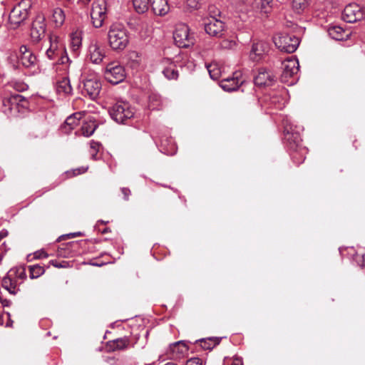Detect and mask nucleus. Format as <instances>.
Here are the masks:
<instances>
[{"label": "nucleus", "instance_id": "680f3d73", "mask_svg": "<svg viewBox=\"0 0 365 365\" xmlns=\"http://www.w3.org/2000/svg\"><path fill=\"white\" fill-rule=\"evenodd\" d=\"M231 365H242L241 363H240L239 361L237 362H233Z\"/></svg>", "mask_w": 365, "mask_h": 365}, {"label": "nucleus", "instance_id": "423d86ee", "mask_svg": "<svg viewBox=\"0 0 365 365\" xmlns=\"http://www.w3.org/2000/svg\"><path fill=\"white\" fill-rule=\"evenodd\" d=\"M112 119L118 123H126L135 114L134 108L126 101H118L109 109Z\"/></svg>", "mask_w": 365, "mask_h": 365}, {"label": "nucleus", "instance_id": "3c124183", "mask_svg": "<svg viewBox=\"0 0 365 365\" xmlns=\"http://www.w3.org/2000/svg\"><path fill=\"white\" fill-rule=\"evenodd\" d=\"M0 302H1L3 307H9L11 304V302L10 300L6 299H1V297H0Z\"/></svg>", "mask_w": 365, "mask_h": 365}, {"label": "nucleus", "instance_id": "39448f33", "mask_svg": "<svg viewBox=\"0 0 365 365\" xmlns=\"http://www.w3.org/2000/svg\"><path fill=\"white\" fill-rule=\"evenodd\" d=\"M280 81L287 86L294 85L299 80V64L296 58H287L282 63Z\"/></svg>", "mask_w": 365, "mask_h": 365}, {"label": "nucleus", "instance_id": "c85d7f7f", "mask_svg": "<svg viewBox=\"0 0 365 365\" xmlns=\"http://www.w3.org/2000/svg\"><path fill=\"white\" fill-rule=\"evenodd\" d=\"M328 34L336 41H342L346 39L349 34L341 26H332L328 29Z\"/></svg>", "mask_w": 365, "mask_h": 365}, {"label": "nucleus", "instance_id": "0e129e2a", "mask_svg": "<svg viewBox=\"0 0 365 365\" xmlns=\"http://www.w3.org/2000/svg\"><path fill=\"white\" fill-rule=\"evenodd\" d=\"M24 89V85L22 86L21 90Z\"/></svg>", "mask_w": 365, "mask_h": 365}, {"label": "nucleus", "instance_id": "393cba45", "mask_svg": "<svg viewBox=\"0 0 365 365\" xmlns=\"http://www.w3.org/2000/svg\"><path fill=\"white\" fill-rule=\"evenodd\" d=\"M235 76L227 77L224 78L220 82L221 88L226 91H234L237 90L243 81L239 78L240 74L237 73H234Z\"/></svg>", "mask_w": 365, "mask_h": 365}, {"label": "nucleus", "instance_id": "a19ab883", "mask_svg": "<svg viewBox=\"0 0 365 365\" xmlns=\"http://www.w3.org/2000/svg\"><path fill=\"white\" fill-rule=\"evenodd\" d=\"M309 0H292V8L298 14L302 12L308 6Z\"/></svg>", "mask_w": 365, "mask_h": 365}, {"label": "nucleus", "instance_id": "4468645a", "mask_svg": "<svg viewBox=\"0 0 365 365\" xmlns=\"http://www.w3.org/2000/svg\"><path fill=\"white\" fill-rule=\"evenodd\" d=\"M364 11L357 4H349L345 6L342 12V19L347 23H354L363 19Z\"/></svg>", "mask_w": 365, "mask_h": 365}, {"label": "nucleus", "instance_id": "6e6d98bb", "mask_svg": "<svg viewBox=\"0 0 365 365\" xmlns=\"http://www.w3.org/2000/svg\"><path fill=\"white\" fill-rule=\"evenodd\" d=\"M110 232V230L109 228H105L104 230H103L101 231V232H102L103 234L107 233V232Z\"/></svg>", "mask_w": 365, "mask_h": 365}, {"label": "nucleus", "instance_id": "4d7b16f0", "mask_svg": "<svg viewBox=\"0 0 365 365\" xmlns=\"http://www.w3.org/2000/svg\"><path fill=\"white\" fill-rule=\"evenodd\" d=\"M39 257H48V255L46 253H45L44 252H42V253L39 255Z\"/></svg>", "mask_w": 365, "mask_h": 365}, {"label": "nucleus", "instance_id": "ea45409f", "mask_svg": "<svg viewBox=\"0 0 365 365\" xmlns=\"http://www.w3.org/2000/svg\"><path fill=\"white\" fill-rule=\"evenodd\" d=\"M29 276L31 279H36L45 272L43 267L38 264L31 265L29 267Z\"/></svg>", "mask_w": 365, "mask_h": 365}, {"label": "nucleus", "instance_id": "e433bc0d", "mask_svg": "<svg viewBox=\"0 0 365 365\" xmlns=\"http://www.w3.org/2000/svg\"><path fill=\"white\" fill-rule=\"evenodd\" d=\"M52 20L56 26L59 27L62 26L65 21L63 11L60 8H56L53 11Z\"/></svg>", "mask_w": 365, "mask_h": 365}, {"label": "nucleus", "instance_id": "f704fd0d", "mask_svg": "<svg viewBox=\"0 0 365 365\" xmlns=\"http://www.w3.org/2000/svg\"><path fill=\"white\" fill-rule=\"evenodd\" d=\"M133 7L138 14L145 13L150 6V0H132Z\"/></svg>", "mask_w": 365, "mask_h": 365}, {"label": "nucleus", "instance_id": "37998d69", "mask_svg": "<svg viewBox=\"0 0 365 365\" xmlns=\"http://www.w3.org/2000/svg\"><path fill=\"white\" fill-rule=\"evenodd\" d=\"M200 0H185L184 10L191 12L200 8Z\"/></svg>", "mask_w": 365, "mask_h": 365}, {"label": "nucleus", "instance_id": "052dcab7", "mask_svg": "<svg viewBox=\"0 0 365 365\" xmlns=\"http://www.w3.org/2000/svg\"><path fill=\"white\" fill-rule=\"evenodd\" d=\"M73 245H75L74 242H69L67 244V247H71V246H73Z\"/></svg>", "mask_w": 365, "mask_h": 365}, {"label": "nucleus", "instance_id": "f8f14e48", "mask_svg": "<svg viewBox=\"0 0 365 365\" xmlns=\"http://www.w3.org/2000/svg\"><path fill=\"white\" fill-rule=\"evenodd\" d=\"M204 27L205 32L213 37L220 38L225 31V24L216 18V15L211 16L205 19Z\"/></svg>", "mask_w": 365, "mask_h": 365}, {"label": "nucleus", "instance_id": "aec40b11", "mask_svg": "<svg viewBox=\"0 0 365 365\" xmlns=\"http://www.w3.org/2000/svg\"><path fill=\"white\" fill-rule=\"evenodd\" d=\"M14 273L13 271H9L6 275L2 279L1 285L9 293L15 295L20 291L19 285L21 284L17 280Z\"/></svg>", "mask_w": 365, "mask_h": 365}, {"label": "nucleus", "instance_id": "dca6fc26", "mask_svg": "<svg viewBox=\"0 0 365 365\" xmlns=\"http://www.w3.org/2000/svg\"><path fill=\"white\" fill-rule=\"evenodd\" d=\"M18 58L19 63L26 68H34L38 63L36 55L25 45L20 46Z\"/></svg>", "mask_w": 365, "mask_h": 365}, {"label": "nucleus", "instance_id": "7ed1b4c3", "mask_svg": "<svg viewBox=\"0 0 365 365\" xmlns=\"http://www.w3.org/2000/svg\"><path fill=\"white\" fill-rule=\"evenodd\" d=\"M31 3L30 0H21L10 11L9 26L11 29H16L23 25L29 16Z\"/></svg>", "mask_w": 365, "mask_h": 365}, {"label": "nucleus", "instance_id": "1a4fd4ad", "mask_svg": "<svg viewBox=\"0 0 365 365\" xmlns=\"http://www.w3.org/2000/svg\"><path fill=\"white\" fill-rule=\"evenodd\" d=\"M173 38L178 47L187 48L194 44V37L190 34L187 25L178 24L173 33Z\"/></svg>", "mask_w": 365, "mask_h": 365}, {"label": "nucleus", "instance_id": "6ab92c4d", "mask_svg": "<svg viewBox=\"0 0 365 365\" xmlns=\"http://www.w3.org/2000/svg\"><path fill=\"white\" fill-rule=\"evenodd\" d=\"M46 32L45 19L43 16H37L33 21L31 29V38L34 42H38L44 37Z\"/></svg>", "mask_w": 365, "mask_h": 365}, {"label": "nucleus", "instance_id": "5fc2aeb1", "mask_svg": "<svg viewBox=\"0 0 365 365\" xmlns=\"http://www.w3.org/2000/svg\"><path fill=\"white\" fill-rule=\"evenodd\" d=\"M71 235H72V237H79V236H81V235H82V233H81V232H71Z\"/></svg>", "mask_w": 365, "mask_h": 365}, {"label": "nucleus", "instance_id": "a878e982", "mask_svg": "<svg viewBox=\"0 0 365 365\" xmlns=\"http://www.w3.org/2000/svg\"><path fill=\"white\" fill-rule=\"evenodd\" d=\"M267 49V45L263 41L254 43L250 53V57L252 61H259L265 54Z\"/></svg>", "mask_w": 365, "mask_h": 365}, {"label": "nucleus", "instance_id": "c03bdc74", "mask_svg": "<svg viewBox=\"0 0 365 365\" xmlns=\"http://www.w3.org/2000/svg\"><path fill=\"white\" fill-rule=\"evenodd\" d=\"M9 271H13L14 272V276L20 284H21L26 278V271L23 267L12 268Z\"/></svg>", "mask_w": 365, "mask_h": 365}, {"label": "nucleus", "instance_id": "de8ad7c7", "mask_svg": "<svg viewBox=\"0 0 365 365\" xmlns=\"http://www.w3.org/2000/svg\"><path fill=\"white\" fill-rule=\"evenodd\" d=\"M185 365H203L202 359L197 357L187 360Z\"/></svg>", "mask_w": 365, "mask_h": 365}, {"label": "nucleus", "instance_id": "4be33fe9", "mask_svg": "<svg viewBox=\"0 0 365 365\" xmlns=\"http://www.w3.org/2000/svg\"><path fill=\"white\" fill-rule=\"evenodd\" d=\"M85 115V112H76L66 119L63 125L61 126V130L64 133H69L80 123V120Z\"/></svg>", "mask_w": 365, "mask_h": 365}, {"label": "nucleus", "instance_id": "412c9836", "mask_svg": "<svg viewBox=\"0 0 365 365\" xmlns=\"http://www.w3.org/2000/svg\"><path fill=\"white\" fill-rule=\"evenodd\" d=\"M284 139L289 152L294 149H297V148L303 147L301 135L297 132L285 130Z\"/></svg>", "mask_w": 365, "mask_h": 365}, {"label": "nucleus", "instance_id": "bf43d9fd", "mask_svg": "<svg viewBox=\"0 0 365 365\" xmlns=\"http://www.w3.org/2000/svg\"><path fill=\"white\" fill-rule=\"evenodd\" d=\"M52 264L53 266H55L56 267H63L61 264H54L53 261H52Z\"/></svg>", "mask_w": 365, "mask_h": 365}, {"label": "nucleus", "instance_id": "09e8293b", "mask_svg": "<svg viewBox=\"0 0 365 365\" xmlns=\"http://www.w3.org/2000/svg\"><path fill=\"white\" fill-rule=\"evenodd\" d=\"M121 192L123 195V199L126 201L129 200V197L131 195V191L128 187H121Z\"/></svg>", "mask_w": 365, "mask_h": 365}, {"label": "nucleus", "instance_id": "ddd939ff", "mask_svg": "<svg viewBox=\"0 0 365 365\" xmlns=\"http://www.w3.org/2000/svg\"><path fill=\"white\" fill-rule=\"evenodd\" d=\"M91 17L94 27L100 28L103 26L106 18V5L104 1H94L92 4Z\"/></svg>", "mask_w": 365, "mask_h": 365}, {"label": "nucleus", "instance_id": "8fccbe9b", "mask_svg": "<svg viewBox=\"0 0 365 365\" xmlns=\"http://www.w3.org/2000/svg\"><path fill=\"white\" fill-rule=\"evenodd\" d=\"M209 10V17L211 16L216 15V17L220 15V12L215 8L214 6H210L208 9Z\"/></svg>", "mask_w": 365, "mask_h": 365}, {"label": "nucleus", "instance_id": "f3484780", "mask_svg": "<svg viewBox=\"0 0 365 365\" xmlns=\"http://www.w3.org/2000/svg\"><path fill=\"white\" fill-rule=\"evenodd\" d=\"M189 347L185 341L181 340L170 344L166 354L172 359H181L187 354Z\"/></svg>", "mask_w": 365, "mask_h": 365}, {"label": "nucleus", "instance_id": "a18cd8bd", "mask_svg": "<svg viewBox=\"0 0 365 365\" xmlns=\"http://www.w3.org/2000/svg\"><path fill=\"white\" fill-rule=\"evenodd\" d=\"M88 167H81L76 169L72 170L71 171H68V174L69 176H76L82 173H84L87 171Z\"/></svg>", "mask_w": 365, "mask_h": 365}, {"label": "nucleus", "instance_id": "13d9d810", "mask_svg": "<svg viewBox=\"0 0 365 365\" xmlns=\"http://www.w3.org/2000/svg\"><path fill=\"white\" fill-rule=\"evenodd\" d=\"M108 222H105V221H103V220H98L97 223H98V224H100V223H101V224H106V223H108Z\"/></svg>", "mask_w": 365, "mask_h": 365}, {"label": "nucleus", "instance_id": "5701e85b", "mask_svg": "<svg viewBox=\"0 0 365 365\" xmlns=\"http://www.w3.org/2000/svg\"><path fill=\"white\" fill-rule=\"evenodd\" d=\"M274 81V76L264 68L259 69L257 75L254 78L255 84L259 87L271 86Z\"/></svg>", "mask_w": 365, "mask_h": 365}, {"label": "nucleus", "instance_id": "bb28decb", "mask_svg": "<svg viewBox=\"0 0 365 365\" xmlns=\"http://www.w3.org/2000/svg\"><path fill=\"white\" fill-rule=\"evenodd\" d=\"M222 337H207L197 339L195 341V344L201 347L202 349L206 351L212 350L216 346L220 344Z\"/></svg>", "mask_w": 365, "mask_h": 365}, {"label": "nucleus", "instance_id": "b1692460", "mask_svg": "<svg viewBox=\"0 0 365 365\" xmlns=\"http://www.w3.org/2000/svg\"><path fill=\"white\" fill-rule=\"evenodd\" d=\"M163 66V73L168 80H177L179 72L175 64L169 58H163L161 61Z\"/></svg>", "mask_w": 365, "mask_h": 365}, {"label": "nucleus", "instance_id": "6e6552de", "mask_svg": "<svg viewBox=\"0 0 365 365\" xmlns=\"http://www.w3.org/2000/svg\"><path fill=\"white\" fill-rule=\"evenodd\" d=\"M103 74L105 79L113 85L123 81L126 76L124 67L118 62H111L107 64Z\"/></svg>", "mask_w": 365, "mask_h": 365}, {"label": "nucleus", "instance_id": "2f4dec72", "mask_svg": "<svg viewBox=\"0 0 365 365\" xmlns=\"http://www.w3.org/2000/svg\"><path fill=\"white\" fill-rule=\"evenodd\" d=\"M56 91L58 93L71 94L72 92V87L70 84V81L67 78H63L57 83Z\"/></svg>", "mask_w": 365, "mask_h": 365}, {"label": "nucleus", "instance_id": "a211bd4d", "mask_svg": "<svg viewBox=\"0 0 365 365\" xmlns=\"http://www.w3.org/2000/svg\"><path fill=\"white\" fill-rule=\"evenodd\" d=\"M274 0H254L252 4L254 11L262 17H267L273 11Z\"/></svg>", "mask_w": 365, "mask_h": 365}, {"label": "nucleus", "instance_id": "f257e3e1", "mask_svg": "<svg viewBox=\"0 0 365 365\" xmlns=\"http://www.w3.org/2000/svg\"><path fill=\"white\" fill-rule=\"evenodd\" d=\"M286 26L295 34L279 33L273 37V41L280 51L290 53L298 48L300 43L298 36L302 34L304 29L292 22H287Z\"/></svg>", "mask_w": 365, "mask_h": 365}, {"label": "nucleus", "instance_id": "473e14b6", "mask_svg": "<svg viewBox=\"0 0 365 365\" xmlns=\"http://www.w3.org/2000/svg\"><path fill=\"white\" fill-rule=\"evenodd\" d=\"M97 128L98 125L96 124V121L92 120L86 121L83 124L81 127L82 134L85 137H90L94 133Z\"/></svg>", "mask_w": 365, "mask_h": 365}, {"label": "nucleus", "instance_id": "49530a36", "mask_svg": "<svg viewBox=\"0 0 365 365\" xmlns=\"http://www.w3.org/2000/svg\"><path fill=\"white\" fill-rule=\"evenodd\" d=\"M355 259L360 267H365V252L361 254L357 253Z\"/></svg>", "mask_w": 365, "mask_h": 365}, {"label": "nucleus", "instance_id": "f03ea898", "mask_svg": "<svg viewBox=\"0 0 365 365\" xmlns=\"http://www.w3.org/2000/svg\"><path fill=\"white\" fill-rule=\"evenodd\" d=\"M108 41L113 51H123L129 43L128 32L120 24H113L108 31Z\"/></svg>", "mask_w": 365, "mask_h": 365}, {"label": "nucleus", "instance_id": "58836bf2", "mask_svg": "<svg viewBox=\"0 0 365 365\" xmlns=\"http://www.w3.org/2000/svg\"><path fill=\"white\" fill-rule=\"evenodd\" d=\"M11 327L13 321L11 319V315L9 312H5L3 308L0 307V326Z\"/></svg>", "mask_w": 365, "mask_h": 365}, {"label": "nucleus", "instance_id": "7c9ffc66", "mask_svg": "<svg viewBox=\"0 0 365 365\" xmlns=\"http://www.w3.org/2000/svg\"><path fill=\"white\" fill-rule=\"evenodd\" d=\"M83 32L80 30L73 31L70 35V44L73 51L77 52L82 45Z\"/></svg>", "mask_w": 365, "mask_h": 365}, {"label": "nucleus", "instance_id": "cd10ccee", "mask_svg": "<svg viewBox=\"0 0 365 365\" xmlns=\"http://www.w3.org/2000/svg\"><path fill=\"white\" fill-rule=\"evenodd\" d=\"M150 6L153 12L158 16H164L170 11L168 0H150Z\"/></svg>", "mask_w": 365, "mask_h": 365}, {"label": "nucleus", "instance_id": "864d4df0", "mask_svg": "<svg viewBox=\"0 0 365 365\" xmlns=\"http://www.w3.org/2000/svg\"><path fill=\"white\" fill-rule=\"evenodd\" d=\"M66 238H72V235L71 233H69V234H67V235H61L58 237V241H60L61 239H66Z\"/></svg>", "mask_w": 365, "mask_h": 365}, {"label": "nucleus", "instance_id": "c9c22d12", "mask_svg": "<svg viewBox=\"0 0 365 365\" xmlns=\"http://www.w3.org/2000/svg\"><path fill=\"white\" fill-rule=\"evenodd\" d=\"M206 68L211 78L217 80L221 77V68L216 62H212L206 65Z\"/></svg>", "mask_w": 365, "mask_h": 365}, {"label": "nucleus", "instance_id": "c756f323", "mask_svg": "<svg viewBox=\"0 0 365 365\" xmlns=\"http://www.w3.org/2000/svg\"><path fill=\"white\" fill-rule=\"evenodd\" d=\"M307 153V150L304 146L289 151V155L296 165H300L304 161Z\"/></svg>", "mask_w": 365, "mask_h": 365}, {"label": "nucleus", "instance_id": "e2e57ef3", "mask_svg": "<svg viewBox=\"0 0 365 365\" xmlns=\"http://www.w3.org/2000/svg\"><path fill=\"white\" fill-rule=\"evenodd\" d=\"M165 365H177V364L172 363V362H168V363L165 364Z\"/></svg>", "mask_w": 365, "mask_h": 365}, {"label": "nucleus", "instance_id": "9d476101", "mask_svg": "<svg viewBox=\"0 0 365 365\" xmlns=\"http://www.w3.org/2000/svg\"><path fill=\"white\" fill-rule=\"evenodd\" d=\"M138 337L133 336H125L123 337L117 338L106 342V348L108 351H116L128 349L134 347L137 344Z\"/></svg>", "mask_w": 365, "mask_h": 365}, {"label": "nucleus", "instance_id": "20e7f679", "mask_svg": "<svg viewBox=\"0 0 365 365\" xmlns=\"http://www.w3.org/2000/svg\"><path fill=\"white\" fill-rule=\"evenodd\" d=\"M28 106L27 99L20 94H12L9 98H0V112L8 117L19 111V107Z\"/></svg>", "mask_w": 365, "mask_h": 365}, {"label": "nucleus", "instance_id": "79ce46f5", "mask_svg": "<svg viewBox=\"0 0 365 365\" xmlns=\"http://www.w3.org/2000/svg\"><path fill=\"white\" fill-rule=\"evenodd\" d=\"M102 147L101 143L99 142H96L94 140H91L90 142V154L91 156V158L93 160H97L98 159V153L100 150V148Z\"/></svg>", "mask_w": 365, "mask_h": 365}, {"label": "nucleus", "instance_id": "603ef678", "mask_svg": "<svg viewBox=\"0 0 365 365\" xmlns=\"http://www.w3.org/2000/svg\"><path fill=\"white\" fill-rule=\"evenodd\" d=\"M8 235V231L6 230H2L0 231V241Z\"/></svg>", "mask_w": 365, "mask_h": 365}, {"label": "nucleus", "instance_id": "4c0bfd02", "mask_svg": "<svg viewBox=\"0 0 365 365\" xmlns=\"http://www.w3.org/2000/svg\"><path fill=\"white\" fill-rule=\"evenodd\" d=\"M237 42L232 39H223L219 43V48L221 50L233 51L237 47Z\"/></svg>", "mask_w": 365, "mask_h": 365}, {"label": "nucleus", "instance_id": "72a5a7b5", "mask_svg": "<svg viewBox=\"0 0 365 365\" xmlns=\"http://www.w3.org/2000/svg\"><path fill=\"white\" fill-rule=\"evenodd\" d=\"M282 93H285V91H282L280 93H274L270 96V103L277 109H282L284 107L285 100L282 96Z\"/></svg>", "mask_w": 365, "mask_h": 365}, {"label": "nucleus", "instance_id": "2eb2a0df", "mask_svg": "<svg viewBox=\"0 0 365 365\" xmlns=\"http://www.w3.org/2000/svg\"><path fill=\"white\" fill-rule=\"evenodd\" d=\"M106 56V51L98 41H91L87 50V57L95 64L101 63Z\"/></svg>", "mask_w": 365, "mask_h": 365}, {"label": "nucleus", "instance_id": "9b49d317", "mask_svg": "<svg viewBox=\"0 0 365 365\" xmlns=\"http://www.w3.org/2000/svg\"><path fill=\"white\" fill-rule=\"evenodd\" d=\"M82 94L88 96L91 99L95 100L98 98L101 91L102 85L96 76H91L82 81Z\"/></svg>", "mask_w": 365, "mask_h": 365}, {"label": "nucleus", "instance_id": "0eeeda50", "mask_svg": "<svg viewBox=\"0 0 365 365\" xmlns=\"http://www.w3.org/2000/svg\"><path fill=\"white\" fill-rule=\"evenodd\" d=\"M58 38L55 35L49 36L50 46L46 51L47 58L58 64H64L69 61L63 45L58 43Z\"/></svg>", "mask_w": 365, "mask_h": 365}]
</instances>
